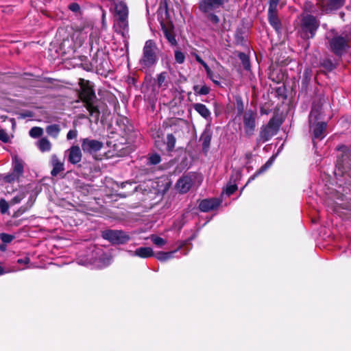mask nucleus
<instances>
[{
  "instance_id": "nucleus-1",
  "label": "nucleus",
  "mask_w": 351,
  "mask_h": 351,
  "mask_svg": "<svg viewBox=\"0 0 351 351\" xmlns=\"http://www.w3.org/2000/svg\"><path fill=\"white\" fill-rule=\"evenodd\" d=\"M79 85L80 91L79 93L80 98L84 103V106L89 112L90 115L98 119L99 116V110L97 106L94 104L95 94L93 90L92 86L89 81L84 79H80Z\"/></svg>"
},
{
  "instance_id": "nucleus-2",
  "label": "nucleus",
  "mask_w": 351,
  "mask_h": 351,
  "mask_svg": "<svg viewBox=\"0 0 351 351\" xmlns=\"http://www.w3.org/2000/svg\"><path fill=\"white\" fill-rule=\"evenodd\" d=\"M226 1V0H200L199 8L201 12L206 14L211 23L217 24L219 22V19L213 12L217 11Z\"/></svg>"
},
{
  "instance_id": "nucleus-3",
  "label": "nucleus",
  "mask_w": 351,
  "mask_h": 351,
  "mask_svg": "<svg viewBox=\"0 0 351 351\" xmlns=\"http://www.w3.org/2000/svg\"><path fill=\"white\" fill-rule=\"evenodd\" d=\"M157 61L156 46L152 40L146 41L143 49V56L139 60L140 66L147 69L154 65Z\"/></svg>"
},
{
  "instance_id": "nucleus-4",
  "label": "nucleus",
  "mask_w": 351,
  "mask_h": 351,
  "mask_svg": "<svg viewBox=\"0 0 351 351\" xmlns=\"http://www.w3.org/2000/svg\"><path fill=\"white\" fill-rule=\"evenodd\" d=\"M319 114V107L313 104L309 115V123L311 130L313 134V138H323L325 136L326 123L324 122H317L318 115Z\"/></svg>"
},
{
  "instance_id": "nucleus-5",
  "label": "nucleus",
  "mask_w": 351,
  "mask_h": 351,
  "mask_svg": "<svg viewBox=\"0 0 351 351\" xmlns=\"http://www.w3.org/2000/svg\"><path fill=\"white\" fill-rule=\"evenodd\" d=\"M12 158V172L6 175H0V178L5 183L13 184L17 183L20 186V178L22 176V160L18 156L14 155Z\"/></svg>"
},
{
  "instance_id": "nucleus-6",
  "label": "nucleus",
  "mask_w": 351,
  "mask_h": 351,
  "mask_svg": "<svg viewBox=\"0 0 351 351\" xmlns=\"http://www.w3.org/2000/svg\"><path fill=\"white\" fill-rule=\"evenodd\" d=\"M278 130V125L276 123L275 119H270L266 125L261 127L258 141L265 143L269 141L277 133Z\"/></svg>"
},
{
  "instance_id": "nucleus-7",
  "label": "nucleus",
  "mask_w": 351,
  "mask_h": 351,
  "mask_svg": "<svg viewBox=\"0 0 351 351\" xmlns=\"http://www.w3.org/2000/svg\"><path fill=\"white\" fill-rule=\"evenodd\" d=\"M104 239L108 240L114 244H123L126 243L130 237L124 232L121 230H108L102 232Z\"/></svg>"
},
{
  "instance_id": "nucleus-8",
  "label": "nucleus",
  "mask_w": 351,
  "mask_h": 351,
  "mask_svg": "<svg viewBox=\"0 0 351 351\" xmlns=\"http://www.w3.org/2000/svg\"><path fill=\"white\" fill-rule=\"evenodd\" d=\"M348 40L349 38L347 35L343 36H336L330 40V47L335 53L341 55L346 51L347 47H348Z\"/></svg>"
},
{
  "instance_id": "nucleus-9",
  "label": "nucleus",
  "mask_w": 351,
  "mask_h": 351,
  "mask_svg": "<svg viewBox=\"0 0 351 351\" xmlns=\"http://www.w3.org/2000/svg\"><path fill=\"white\" fill-rule=\"evenodd\" d=\"M256 113L252 110H246L243 117L244 131L247 136H252L256 128Z\"/></svg>"
},
{
  "instance_id": "nucleus-10",
  "label": "nucleus",
  "mask_w": 351,
  "mask_h": 351,
  "mask_svg": "<svg viewBox=\"0 0 351 351\" xmlns=\"http://www.w3.org/2000/svg\"><path fill=\"white\" fill-rule=\"evenodd\" d=\"M82 148L84 152L94 155L103 147V143L88 138H82Z\"/></svg>"
},
{
  "instance_id": "nucleus-11",
  "label": "nucleus",
  "mask_w": 351,
  "mask_h": 351,
  "mask_svg": "<svg viewBox=\"0 0 351 351\" xmlns=\"http://www.w3.org/2000/svg\"><path fill=\"white\" fill-rule=\"evenodd\" d=\"M90 29V26L84 25L74 29L71 38L77 46L80 47L85 42Z\"/></svg>"
},
{
  "instance_id": "nucleus-12",
  "label": "nucleus",
  "mask_w": 351,
  "mask_h": 351,
  "mask_svg": "<svg viewBox=\"0 0 351 351\" xmlns=\"http://www.w3.org/2000/svg\"><path fill=\"white\" fill-rule=\"evenodd\" d=\"M302 26L303 31L306 34L309 33L311 34V37H313L319 26V24L314 16L311 15H306L303 17Z\"/></svg>"
},
{
  "instance_id": "nucleus-13",
  "label": "nucleus",
  "mask_w": 351,
  "mask_h": 351,
  "mask_svg": "<svg viewBox=\"0 0 351 351\" xmlns=\"http://www.w3.org/2000/svg\"><path fill=\"white\" fill-rule=\"evenodd\" d=\"M345 0H318L317 5L322 12L337 10L344 4Z\"/></svg>"
},
{
  "instance_id": "nucleus-14",
  "label": "nucleus",
  "mask_w": 351,
  "mask_h": 351,
  "mask_svg": "<svg viewBox=\"0 0 351 351\" xmlns=\"http://www.w3.org/2000/svg\"><path fill=\"white\" fill-rule=\"evenodd\" d=\"M68 155V160L71 164L80 162L82 158V153L79 146L73 145L65 152Z\"/></svg>"
},
{
  "instance_id": "nucleus-15",
  "label": "nucleus",
  "mask_w": 351,
  "mask_h": 351,
  "mask_svg": "<svg viewBox=\"0 0 351 351\" xmlns=\"http://www.w3.org/2000/svg\"><path fill=\"white\" fill-rule=\"evenodd\" d=\"M219 204L220 201L218 199H205L200 202L199 208L203 212H208L216 209Z\"/></svg>"
},
{
  "instance_id": "nucleus-16",
  "label": "nucleus",
  "mask_w": 351,
  "mask_h": 351,
  "mask_svg": "<svg viewBox=\"0 0 351 351\" xmlns=\"http://www.w3.org/2000/svg\"><path fill=\"white\" fill-rule=\"evenodd\" d=\"M192 186V179L190 176H184L178 180L176 187L182 193H186Z\"/></svg>"
},
{
  "instance_id": "nucleus-17",
  "label": "nucleus",
  "mask_w": 351,
  "mask_h": 351,
  "mask_svg": "<svg viewBox=\"0 0 351 351\" xmlns=\"http://www.w3.org/2000/svg\"><path fill=\"white\" fill-rule=\"evenodd\" d=\"M51 163L53 167L51 174L53 176H56L59 173L64 171V162L56 154L51 156Z\"/></svg>"
},
{
  "instance_id": "nucleus-18",
  "label": "nucleus",
  "mask_w": 351,
  "mask_h": 351,
  "mask_svg": "<svg viewBox=\"0 0 351 351\" xmlns=\"http://www.w3.org/2000/svg\"><path fill=\"white\" fill-rule=\"evenodd\" d=\"M130 254L132 256H138L143 258H147L154 256V251L149 247H142L137 248L135 251H130Z\"/></svg>"
},
{
  "instance_id": "nucleus-19",
  "label": "nucleus",
  "mask_w": 351,
  "mask_h": 351,
  "mask_svg": "<svg viewBox=\"0 0 351 351\" xmlns=\"http://www.w3.org/2000/svg\"><path fill=\"white\" fill-rule=\"evenodd\" d=\"M156 83L158 88L165 90L170 83L169 75L167 72H162L156 77Z\"/></svg>"
},
{
  "instance_id": "nucleus-20",
  "label": "nucleus",
  "mask_w": 351,
  "mask_h": 351,
  "mask_svg": "<svg viewBox=\"0 0 351 351\" xmlns=\"http://www.w3.org/2000/svg\"><path fill=\"white\" fill-rule=\"evenodd\" d=\"M114 10L119 19L128 18V10L124 2L119 1L115 3Z\"/></svg>"
},
{
  "instance_id": "nucleus-21",
  "label": "nucleus",
  "mask_w": 351,
  "mask_h": 351,
  "mask_svg": "<svg viewBox=\"0 0 351 351\" xmlns=\"http://www.w3.org/2000/svg\"><path fill=\"white\" fill-rule=\"evenodd\" d=\"M36 146L40 152H49L51 149L52 144L47 138L43 137L36 142Z\"/></svg>"
},
{
  "instance_id": "nucleus-22",
  "label": "nucleus",
  "mask_w": 351,
  "mask_h": 351,
  "mask_svg": "<svg viewBox=\"0 0 351 351\" xmlns=\"http://www.w3.org/2000/svg\"><path fill=\"white\" fill-rule=\"evenodd\" d=\"M128 18L119 19L117 22V31L121 34L123 36H126V34L128 32Z\"/></svg>"
},
{
  "instance_id": "nucleus-23",
  "label": "nucleus",
  "mask_w": 351,
  "mask_h": 351,
  "mask_svg": "<svg viewBox=\"0 0 351 351\" xmlns=\"http://www.w3.org/2000/svg\"><path fill=\"white\" fill-rule=\"evenodd\" d=\"M268 18L272 27H274L276 30H278L280 28V23L276 15V10L270 12V10H268Z\"/></svg>"
},
{
  "instance_id": "nucleus-24",
  "label": "nucleus",
  "mask_w": 351,
  "mask_h": 351,
  "mask_svg": "<svg viewBox=\"0 0 351 351\" xmlns=\"http://www.w3.org/2000/svg\"><path fill=\"white\" fill-rule=\"evenodd\" d=\"M194 109L204 118L207 119L210 117V112L206 106L202 104H193Z\"/></svg>"
},
{
  "instance_id": "nucleus-25",
  "label": "nucleus",
  "mask_w": 351,
  "mask_h": 351,
  "mask_svg": "<svg viewBox=\"0 0 351 351\" xmlns=\"http://www.w3.org/2000/svg\"><path fill=\"white\" fill-rule=\"evenodd\" d=\"M47 134L54 138H56L60 132V127L58 124L49 125L46 128Z\"/></svg>"
},
{
  "instance_id": "nucleus-26",
  "label": "nucleus",
  "mask_w": 351,
  "mask_h": 351,
  "mask_svg": "<svg viewBox=\"0 0 351 351\" xmlns=\"http://www.w3.org/2000/svg\"><path fill=\"white\" fill-rule=\"evenodd\" d=\"M162 32H163L166 38L168 40V41L172 45H176L177 42H176L175 36H174L171 29L169 28L165 25H162Z\"/></svg>"
},
{
  "instance_id": "nucleus-27",
  "label": "nucleus",
  "mask_w": 351,
  "mask_h": 351,
  "mask_svg": "<svg viewBox=\"0 0 351 351\" xmlns=\"http://www.w3.org/2000/svg\"><path fill=\"white\" fill-rule=\"evenodd\" d=\"M178 250H176L175 251L165 252H159L156 253V257L160 261H166L173 257L174 253H176Z\"/></svg>"
},
{
  "instance_id": "nucleus-28",
  "label": "nucleus",
  "mask_w": 351,
  "mask_h": 351,
  "mask_svg": "<svg viewBox=\"0 0 351 351\" xmlns=\"http://www.w3.org/2000/svg\"><path fill=\"white\" fill-rule=\"evenodd\" d=\"M150 239L154 245L160 247L166 245L167 243V240L155 234L151 235Z\"/></svg>"
},
{
  "instance_id": "nucleus-29",
  "label": "nucleus",
  "mask_w": 351,
  "mask_h": 351,
  "mask_svg": "<svg viewBox=\"0 0 351 351\" xmlns=\"http://www.w3.org/2000/svg\"><path fill=\"white\" fill-rule=\"evenodd\" d=\"M193 90L195 93V94L200 95H207L209 93V88L206 86L203 85L202 86H195L193 87Z\"/></svg>"
},
{
  "instance_id": "nucleus-30",
  "label": "nucleus",
  "mask_w": 351,
  "mask_h": 351,
  "mask_svg": "<svg viewBox=\"0 0 351 351\" xmlns=\"http://www.w3.org/2000/svg\"><path fill=\"white\" fill-rule=\"evenodd\" d=\"M10 206V204L5 199H0V212L2 215H5L8 213Z\"/></svg>"
},
{
  "instance_id": "nucleus-31",
  "label": "nucleus",
  "mask_w": 351,
  "mask_h": 351,
  "mask_svg": "<svg viewBox=\"0 0 351 351\" xmlns=\"http://www.w3.org/2000/svg\"><path fill=\"white\" fill-rule=\"evenodd\" d=\"M43 134V128L40 127H34L29 131V135L32 138H38Z\"/></svg>"
},
{
  "instance_id": "nucleus-32",
  "label": "nucleus",
  "mask_w": 351,
  "mask_h": 351,
  "mask_svg": "<svg viewBox=\"0 0 351 351\" xmlns=\"http://www.w3.org/2000/svg\"><path fill=\"white\" fill-rule=\"evenodd\" d=\"M0 239L4 243H8L12 241L14 237L7 233H0Z\"/></svg>"
},
{
  "instance_id": "nucleus-33",
  "label": "nucleus",
  "mask_w": 351,
  "mask_h": 351,
  "mask_svg": "<svg viewBox=\"0 0 351 351\" xmlns=\"http://www.w3.org/2000/svg\"><path fill=\"white\" fill-rule=\"evenodd\" d=\"M175 59L176 62L179 64H182L184 62L185 60V56L184 53L180 51H175Z\"/></svg>"
},
{
  "instance_id": "nucleus-34",
  "label": "nucleus",
  "mask_w": 351,
  "mask_h": 351,
  "mask_svg": "<svg viewBox=\"0 0 351 351\" xmlns=\"http://www.w3.org/2000/svg\"><path fill=\"white\" fill-rule=\"evenodd\" d=\"M0 141L4 143H7L10 141V136L3 129L0 130Z\"/></svg>"
},
{
  "instance_id": "nucleus-35",
  "label": "nucleus",
  "mask_w": 351,
  "mask_h": 351,
  "mask_svg": "<svg viewBox=\"0 0 351 351\" xmlns=\"http://www.w3.org/2000/svg\"><path fill=\"white\" fill-rule=\"evenodd\" d=\"M167 146L169 149H172L175 146L176 138L173 134H168L167 136Z\"/></svg>"
},
{
  "instance_id": "nucleus-36",
  "label": "nucleus",
  "mask_w": 351,
  "mask_h": 351,
  "mask_svg": "<svg viewBox=\"0 0 351 351\" xmlns=\"http://www.w3.org/2000/svg\"><path fill=\"white\" fill-rule=\"evenodd\" d=\"M206 73H207V76L216 84L219 85V77L217 76H216L213 73V71L209 69H208V71H206Z\"/></svg>"
},
{
  "instance_id": "nucleus-37",
  "label": "nucleus",
  "mask_w": 351,
  "mask_h": 351,
  "mask_svg": "<svg viewBox=\"0 0 351 351\" xmlns=\"http://www.w3.org/2000/svg\"><path fill=\"white\" fill-rule=\"evenodd\" d=\"M237 189V186L236 184H230L227 186L225 189V193L227 195H232L236 190Z\"/></svg>"
},
{
  "instance_id": "nucleus-38",
  "label": "nucleus",
  "mask_w": 351,
  "mask_h": 351,
  "mask_svg": "<svg viewBox=\"0 0 351 351\" xmlns=\"http://www.w3.org/2000/svg\"><path fill=\"white\" fill-rule=\"evenodd\" d=\"M202 139L203 140L202 145L204 149L208 148L210 142V136L209 135H204Z\"/></svg>"
},
{
  "instance_id": "nucleus-39",
  "label": "nucleus",
  "mask_w": 351,
  "mask_h": 351,
  "mask_svg": "<svg viewBox=\"0 0 351 351\" xmlns=\"http://www.w3.org/2000/svg\"><path fill=\"white\" fill-rule=\"evenodd\" d=\"M149 162L153 165H157L160 162V157L158 154H153L149 157Z\"/></svg>"
},
{
  "instance_id": "nucleus-40",
  "label": "nucleus",
  "mask_w": 351,
  "mask_h": 351,
  "mask_svg": "<svg viewBox=\"0 0 351 351\" xmlns=\"http://www.w3.org/2000/svg\"><path fill=\"white\" fill-rule=\"evenodd\" d=\"M280 0H270L269 10L270 12L277 10V5Z\"/></svg>"
},
{
  "instance_id": "nucleus-41",
  "label": "nucleus",
  "mask_w": 351,
  "mask_h": 351,
  "mask_svg": "<svg viewBox=\"0 0 351 351\" xmlns=\"http://www.w3.org/2000/svg\"><path fill=\"white\" fill-rule=\"evenodd\" d=\"M77 136V131L76 130H71L66 134L67 140L74 139Z\"/></svg>"
},
{
  "instance_id": "nucleus-42",
  "label": "nucleus",
  "mask_w": 351,
  "mask_h": 351,
  "mask_svg": "<svg viewBox=\"0 0 351 351\" xmlns=\"http://www.w3.org/2000/svg\"><path fill=\"white\" fill-rule=\"evenodd\" d=\"M69 9L74 12H77L80 11V5L76 3H71L69 6Z\"/></svg>"
},
{
  "instance_id": "nucleus-43",
  "label": "nucleus",
  "mask_w": 351,
  "mask_h": 351,
  "mask_svg": "<svg viewBox=\"0 0 351 351\" xmlns=\"http://www.w3.org/2000/svg\"><path fill=\"white\" fill-rule=\"evenodd\" d=\"M196 60L204 66L206 71H208V69H210L209 66L199 56H196Z\"/></svg>"
},
{
  "instance_id": "nucleus-44",
  "label": "nucleus",
  "mask_w": 351,
  "mask_h": 351,
  "mask_svg": "<svg viewBox=\"0 0 351 351\" xmlns=\"http://www.w3.org/2000/svg\"><path fill=\"white\" fill-rule=\"evenodd\" d=\"M240 58L243 60L245 68L247 69L249 68V62L247 56L244 53H241L240 54Z\"/></svg>"
},
{
  "instance_id": "nucleus-45",
  "label": "nucleus",
  "mask_w": 351,
  "mask_h": 351,
  "mask_svg": "<svg viewBox=\"0 0 351 351\" xmlns=\"http://www.w3.org/2000/svg\"><path fill=\"white\" fill-rule=\"evenodd\" d=\"M272 160L273 159H271L269 160V161H267L265 165L264 166H263L260 170L258 171V173H261L263 171H265L267 168H269L271 165V163H272Z\"/></svg>"
},
{
  "instance_id": "nucleus-46",
  "label": "nucleus",
  "mask_w": 351,
  "mask_h": 351,
  "mask_svg": "<svg viewBox=\"0 0 351 351\" xmlns=\"http://www.w3.org/2000/svg\"><path fill=\"white\" fill-rule=\"evenodd\" d=\"M21 197L19 195H16L9 202L10 206L14 205L16 204H18L21 202Z\"/></svg>"
},
{
  "instance_id": "nucleus-47",
  "label": "nucleus",
  "mask_w": 351,
  "mask_h": 351,
  "mask_svg": "<svg viewBox=\"0 0 351 351\" xmlns=\"http://www.w3.org/2000/svg\"><path fill=\"white\" fill-rule=\"evenodd\" d=\"M33 114L30 111H23V119L25 117H32Z\"/></svg>"
},
{
  "instance_id": "nucleus-48",
  "label": "nucleus",
  "mask_w": 351,
  "mask_h": 351,
  "mask_svg": "<svg viewBox=\"0 0 351 351\" xmlns=\"http://www.w3.org/2000/svg\"><path fill=\"white\" fill-rule=\"evenodd\" d=\"M5 273V269L0 265V276L4 274Z\"/></svg>"
},
{
  "instance_id": "nucleus-49",
  "label": "nucleus",
  "mask_w": 351,
  "mask_h": 351,
  "mask_svg": "<svg viewBox=\"0 0 351 351\" xmlns=\"http://www.w3.org/2000/svg\"><path fill=\"white\" fill-rule=\"evenodd\" d=\"M5 250V245L4 244L0 245V250L4 251Z\"/></svg>"
},
{
  "instance_id": "nucleus-50",
  "label": "nucleus",
  "mask_w": 351,
  "mask_h": 351,
  "mask_svg": "<svg viewBox=\"0 0 351 351\" xmlns=\"http://www.w3.org/2000/svg\"><path fill=\"white\" fill-rule=\"evenodd\" d=\"M243 104H242V102L241 101V106H240V107H239V112H241L243 111Z\"/></svg>"
},
{
  "instance_id": "nucleus-51",
  "label": "nucleus",
  "mask_w": 351,
  "mask_h": 351,
  "mask_svg": "<svg viewBox=\"0 0 351 351\" xmlns=\"http://www.w3.org/2000/svg\"><path fill=\"white\" fill-rule=\"evenodd\" d=\"M20 212V210H19L17 212L14 213V214L13 215V217H17L19 216V213Z\"/></svg>"
},
{
  "instance_id": "nucleus-52",
  "label": "nucleus",
  "mask_w": 351,
  "mask_h": 351,
  "mask_svg": "<svg viewBox=\"0 0 351 351\" xmlns=\"http://www.w3.org/2000/svg\"><path fill=\"white\" fill-rule=\"evenodd\" d=\"M17 263L19 264H22V258L18 259Z\"/></svg>"
},
{
  "instance_id": "nucleus-53",
  "label": "nucleus",
  "mask_w": 351,
  "mask_h": 351,
  "mask_svg": "<svg viewBox=\"0 0 351 351\" xmlns=\"http://www.w3.org/2000/svg\"><path fill=\"white\" fill-rule=\"evenodd\" d=\"M9 187H10L9 186H8L6 187L7 191H8V193H10V191L9 190Z\"/></svg>"
},
{
  "instance_id": "nucleus-54",
  "label": "nucleus",
  "mask_w": 351,
  "mask_h": 351,
  "mask_svg": "<svg viewBox=\"0 0 351 351\" xmlns=\"http://www.w3.org/2000/svg\"><path fill=\"white\" fill-rule=\"evenodd\" d=\"M27 261H28V260H27V259H25V261H24V260L23 261V263H27Z\"/></svg>"
},
{
  "instance_id": "nucleus-55",
  "label": "nucleus",
  "mask_w": 351,
  "mask_h": 351,
  "mask_svg": "<svg viewBox=\"0 0 351 351\" xmlns=\"http://www.w3.org/2000/svg\"><path fill=\"white\" fill-rule=\"evenodd\" d=\"M304 36L308 38H309V36H308V35H305Z\"/></svg>"
}]
</instances>
